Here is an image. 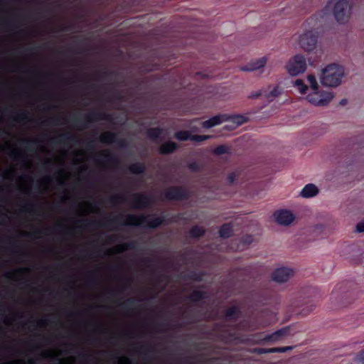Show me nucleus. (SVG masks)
Returning <instances> with one entry per match:
<instances>
[{
	"label": "nucleus",
	"instance_id": "nucleus-1",
	"mask_svg": "<svg viewBox=\"0 0 364 364\" xmlns=\"http://www.w3.org/2000/svg\"><path fill=\"white\" fill-rule=\"evenodd\" d=\"M343 76V67L336 64H330L321 69L319 80L323 87H336L341 83Z\"/></svg>",
	"mask_w": 364,
	"mask_h": 364
},
{
	"label": "nucleus",
	"instance_id": "nucleus-2",
	"mask_svg": "<svg viewBox=\"0 0 364 364\" xmlns=\"http://www.w3.org/2000/svg\"><path fill=\"white\" fill-rule=\"evenodd\" d=\"M328 6L339 23H345L350 19L351 5L349 0H329Z\"/></svg>",
	"mask_w": 364,
	"mask_h": 364
},
{
	"label": "nucleus",
	"instance_id": "nucleus-3",
	"mask_svg": "<svg viewBox=\"0 0 364 364\" xmlns=\"http://www.w3.org/2000/svg\"><path fill=\"white\" fill-rule=\"evenodd\" d=\"M356 299L355 294L342 287H338L332 292L331 304L336 308L346 307Z\"/></svg>",
	"mask_w": 364,
	"mask_h": 364
},
{
	"label": "nucleus",
	"instance_id": "nucleus-4",
	"mask_svg": "<svg viewBox=\"0 0 364 364\" xmlns=\"http://www.w3.org/2000/svg\"><path fill=\"white\" fill-rule=\"evenodd\" d=\"M318 33L315 29H305L304 32L299 34L295 41L298 46L304 51H313L317 46Z\"/></svg>",
	"mask_w": 364,
	"mask_h": 364
},
{
	"label": "nucleus",
	"instance_id": "nucleus-5",
	"mask_svg": "<svg viewBox=\"0 0 364 364\" xmlns=\"http://www.w3.org/2000/svg\"><path fill=\"white\" fill-rule=\"evenodd\" d=\"M334 98V94L331 91L318 88L316 90L309 92L305 96V99L311 105L318 107L328 105Z\"/></svg>",
	"mask_w": 364,
	"mask_h": 364
},
{
	"label": "nucleus",
	"instance_id": "nucleus-6",
	"mask_svg": "<svg viewBox=\"0 0 364 364\" xmlns=\"http://www.w3.org/2000/svg\"><path fill=\"white\" fill-rule=\"evenodd\" d=\"M159 217L144 216L141 215H128L125 223L129 225H141L144 227L156 228L162 223Z\"/></svg>",
	"mask_w": 364,
	"mask_h": 364
},
{
	"label": "nucleus",
	"instance_id": "nucleus-7",
	"mask_svg": "<svg viewBox=\"0 0 364 364\" xmlns=\"http://www.w3.org/2000/svg\"><path fill=\"white\" fill-rule=\"evenodd\" d=\"M307 68L306 58L302 55H296L287 62L286 69L291 76L304 73Z\"/></svg>",
	"mask_w": 364,
	"mask_h": 364
},
{
	"label": "nucleus",
	"instance_id": "nucleus-8",
	"mask_svg": "<svg viewBox=\"0 0 364 364\" xmlns=\"http://www.w3.org/2000/svg\"><path fill=\"white\" fill-rule=\"evenodd\" d=\"M307 85L301 79L295 80L294 85L297 88L298 91L301 94L306 96L309 92H313L319 88V85L317 79L314 75H308L306 76Z\"/></svg>",
	"mask_w": 364,
	"mask_h": 364
},
{
	"label": "nucleus",
	"instance_id": "nucleus-9",
	"mask_svg": "<svg viewBox=\"0 0 364 364\" xmlns=\"http://www.w3.org/2000/svg\"><path fill=\"white\" fill-rule=\"evenodd\" d=\"M273 218L278 225L287 227L294 223L296 215L291 210L279 209L274 212Z\"/></svg>",
	"mask_w": 364,
	"mask_h": 364
},
{
	"label": "nucleus",
	"instance_id": "nucleus-10",
	"mask_svg": "<svg viewBox=\"0 0 364 364\" xmlns=\"http://www.w3.org/2000/svg\"><path fill=\"white\" fill-rule=\"evenodd\" d=\"M294 275V271L289 267L276 269L272 274V279L277 283L288 282Z\"/></svg>",
	"mask_w": 364,
	"mask_h": 364
},
{
	"label": "nucleus",
	"instance_id": "nucleus-11",
	"mask_svg": "<svg viewBox=\"0 0 364 364\" xmlns=\"http://www.w3.org/2000/svg\"><path fill=\"white\" fill-rule=\"evenodd\" d=\"M267 63V58L264 57L252 60L245 65L240 67V70L244 72H253L264 68Z\"/></svg>",
	"mask_w": 364,
	"mask_h": 364
},
{
	"label": "nucleus",
	"instance_id": "nucleus-12",
	"mask_svg": "<svg viewBox=\"0 0 364 364\" xmlns=\"http://www.w3.org/2000/svg\"><path fill=\"white\" fill-rule=\"evenodd\" d=\"M228 114H220L212 117L211 118L202 122L203 127L210 129L215 126L220 125L223 122L228 121Z\"/></svg>",
	"mask_w": 364,
	"mask_h": 364
},
{
	"label": "nucleus",
	"instance_id": "nucleus-13",
	"mask_svg": "<svg viewBox=\"0 0 364 364\" xmlns=\"http://www.w3.org/2000/svg\"><path fill=\"white\" fill-rule=\"evenodd\" d=\"M289 328L288 327L283 328L265 336L263 340L265 341L277 342L287 337L289 335Z\"/></svg>",
	"mask_w": 364,
	"mask_h": 364
},
{
	"label": "nucleus",
	"instance_id": "nucleus-14",
	"mask_svg": "<svg viewBox=\"0 0 364 364\" xmlns=\"http://www.w3.org/2000/svg\"><path fill=\"white\" fill-rule=\"evenodd\" d=\"M318 193V188L313 183L306 185L301 191L299 195L304 198H309L316 196Z\"/></svg>",
	"mask_w": 364,
	"mask_h": 364
},
{
	"label": "nucleus",
	"instance_id": "nucleus-15",
	"mask_svg": "<svg viewBox=\"0 0 364 364\" xmlns=\"http://www.w3.org/2000/svg\"><path fill=\"white\" fill-rule=\"evenodd\" d=\"M150 203V199L144 195L136 194L132 198V205L134 208H144Z\"/></svg>",
	"mask_w": 364,
	"mask_h": 364
},
{
	"label": "nucleus",
	"instance_id": "nucleus-16",
	"mask_svg": "<svg viewBox=\"0 0 364 364\" xmlns=\"http://www.w3.org/2000/svg\"><path fill=\"white\" fill-rule=\"evenodd\" d=\"M177 149V145L172 141H167L161 145L159 152L163 154L173 152Z\"/></svg>",
	"mask_w": 364,
	"mask_h": 364
},
{
	"label": "nucleus",
	"instance_id": "nucleus-17",
	"mask_svg": "<svg viewBox=\"0 0 364 364\" xmlns=\"http://www.w3.org/2000/svg\"><path fill=\"white\" fill-rule=\"evenodd\" d=\"M228 121L232 123L233 127H237L245 122V118L241 115L230 116L228 114Z\"/></svg>",
	"mask_w": 364,
	"mask_h": 364
},
{
	"label": "nucleus",
	"instance_id": "nucleus-18",
	"mask_svg": "<svg viewBox=\"0 0 364 364\" xmlns=\"http://www.w3.org/2000/svg\"><path fill=\"white\" fill-rule=\"evenodd\" d=\"M166 197L169 199H179L182 197V193L179 188H172L167 191Z\"/></svg>",
	"mask_w": 364,
	"mask_h": 364
},
{
	"label": "nucleus",
	"instance_id": "nucleus-19",
	"mask_svg": "<svg viewBox=\"0 0 364 364\" xmlns=\"http://www.w3.org/2000/svg\"><path fill=\"white\" fill-rule=\"evenodd\" d=\"M116 136L110 132H105L101 134L100 140L106 144H111L114 142Z\"/></svg>",
	"mask_w": 364,
	"mask_h": 364
},
{
	"label": "nucleus",
	"instance_id": "nucleus-20",
	"mask_svg": "<svg viewBox=\"0 0 364 364\" xmlns=\"http://www.w3.org/2000/svg\"><path fill=\"white\" fill-rule=\"evenodd\" d=\"M232 232V228L230 225H224L220 230V237L223 238H227L231 235Z\"/></svg>",
	"mask_w": 364,
	"mask_h": 364
},
{
	"label": "nucleus",
	"instance_id": "nucleus-21",
	"mask_svg": "<svg viewBox=\"0 0 364 364\" xmlns=\"http://www.w3.org/2000/svg\"><path fill=\"white\" fill-rule=\"evenodd\" d=\"M281 94L279 89L277 87H275L272 91L265 95V98L268 101H273L276 97H277Z\"/></svg>",
	"mask_w": 364,
	"mask_h": 364
},
{
	"label": "nucleus",
	"instance_id": "nucleus-22",
	"mask_svg": "<svg viewBox=\"0 0 364 364\" xmlns=\"http://www.w3.org/2000/svg\"><path fill=\"white\" fill-rule=\"evenodd\" d=\"M175 136L180 141H186L191 140V134L188 131H181L176 132Z\"/></svg>",
	"mask_w": 364,
	"mask_h": 364
},
{
	"label": "nucleus",
	"instance_id": "nucleus-23",
	"mask_svg": "<svg viewBox=\"0 0 364 364\" xmlns=\"http://www.w3.org/2000/svg\"><path fill=\"white\" fill-rule=\"evenodd\" d=\"M130 171L134 173H140L144 171V166L141 164H134L129 167Z\"/></svg>",
	"mask_w": 364,
	"mask_h": 364
},
{
	"label": "nucleus",
	"instance_id": "nucleus-24",
	"mask_svg": "<svg viewBox=\"0 0 364 364\" xmlns=\"http://www.w3.org/2000/svg\"><path fill=\"white\" fill-rule=\"evenodd\" d=\"M163 130L160 129H151L149 130V136L151 139H156L162 134Z\"/></svg>",
	"mask_w": 364,
	"mask_h": 364
},
{
	"label": "nucleus",
	"instance_id": "nucleus-25",
	"mask_svg": "<svg viewBox=\"0 0 364 364\" xmlns=\"http://www.w3.org/2000/svg\"><path fill=\"white\" fill-rule=\"evenodd\" d=\"M353 362L357 364H364V349L354 356Z\"/></svg>",
	"mask_w": 364,
	"mask_h": 364
},
{
	"label": "nucleus",
	"instance_id": "nucleus-26",
	"mask_svg": "<svg viewBox=\"0 0 364 364\" xmlns=\"http://www.w3.org/2000/svg\"><path fill=\"white\" fill-rule=\"evenodd\" d=\"M204 233V229L202 227H194L191 230V235L193 237H200Z\"/></svg>",
	"mask_w": 364,
	"mask_h": 364
},
{
	"label": "nucleus",
	"instance_id": "nucleus-27",
	"mask_svg": "<svg viewBox=\"0 0 364 364\" xmlns=\"http://www.w3.org/2000/svg\"><path fill=\"white\" fill-rule=\"evenodd\" d=\"M210 137L211 136L210 135H192L191 134V140L199 142V141L209 139Z\"/></svg>",
	"mask_w": 364,
	"mask_h": 364
},
{
	"label": "nucleus",
	"instance_id": "nucleus-28",
	"mask_svg": "<svg viewBox=\"0 0 364 364\" xmlns=\"http://www.w3.org/2000/svg\"><path fill=\"white\" fill-rule=\"evenodd\" d=\"M293 348H294L293 346L273 348V351H274V353H285L288 350H292Z\"/></svg>",
	"mask_w": 364,
	"mask_h": 364
},
{
	"label": "nucleus",
	"instance_id": "nucleus-29",
	"mask_svg": "<svg viewBox=\"0 0 364 364\" xmlns=\"http://www.w3.org/2000/svg\"><path fill=\"white\" fill-rule=\"evenodd\" d=\"M255 352L258 353V354L274 353L273 348H257V349L255 350Z\"/></svg>",
	"mask_w": 364,
	"mask_h": 364
},
{
	"label": "nucleus",
	"instance_id": "nucleus-30",
	"mask_svg": "<svg viewBox=\"0 0 364 364\" xmlns=\"http://www.w3.org/2000/svg\"><path fill=\"white\" fill-rule=\"evenodd\" d=\"M228 151V148L225 146H218L217 148H215L214 152L216 154H225Z\"/></svg>",
	"mask_w": 364,
	"mask_h": 364
},
{
	"label": "nucleus",
	"instance_id": "nucleus-31",
	"mask_svg": "<svg viewBox=\"0 0 364 364\" xmlns=\"http://www.w3.org/2000/svg\"><path fill=\"white\" fill-rule=\"evenodd\" d=\"M203 298V294L200 291H194L191 295V299L194 301L199 300Z\"/></svg>",
	"mask_w": 364,
	"mask_h": 364
},
{
	"label": "nucleus",
	"instance_id": "nucleus-32",
	"mask_svg": "<svg viewBox=\"0 0 364 364\" xmlns=\"http://www.w3.org/2000/svg\"><path fill=\"white\" fill-rule=\"evenodd\" d=\"M356 231L358 232H364V219L357 224Z\"/></svg>",
	"mask_w": 364,
	"mask_h": 364
},
{
	"label": "nucleus",
	"instance_id": "nucleus-33",
	"mask_svg": "<svg viewBox=\"0 0 364 364\" xmlns=\"http://www.w3.org/2000/svg\"><path fill=\"white\" fill-rule=\"evenodd\" d=\"M262 91H261V90H257V91H256V92H252V93L250 95V98H257V97H258L261 96V95H262Z\"/></svg>",
	"mask_w": 364,
	"mask_h": 364
},
{
	"label": "nucleus",
	"instance_id": "nucleus-34",
	"mask_svg": "<svg viewBox=\"0 0 364 364\" xmlns=\"http://www.w3.org/2000/svg\"><path fill=\"white\" fill-rule=\"evenodd\" d=\"M125 250V247H124V245H120L119 247H117V251L119 252H122V251H124Z\"/></svg>",
	"mask_w": 364,
	"mask_h": 364
},
{
	"label": "nucleus",
	"instance_id": "nucleus-35",
	"mask_svg": "<svg viewBox=\"0 0 364 364\" xmlns=\"http://www.w3.org/2000/svg\"><path fill=\"white\" fill-rule=\"evenodd\" d=\"M233 310H234V309H230V310L228 312L227 316H231L232 313L233 312Z\"/></svg>",
	"mask_w": 364,
	"mask_h": 364
},
{
	"label": "nucleus",
	"instance_id": "nucleus-36",
	"mask_svg": "<svg viewBox=\"0 0 364 364\" xmlns=\"http://www.w3.org/2000/svg\"><path fill=\"white\" fill-rule=\"evenodd\" d=\"M228 179H229L230 182H231V183H232V182H233V181H234V178H233V176H230L228 177Z\"/></svg>",
	"mask_w": 364,
	"mask_h": 364
},
{
	"label": "nucleus",
	"instance_id": "nucleus-37",
	"mask_svg": "<svg viewBox=\"0 0 364 364\" xmlns=\"http://www.w3.org/2000/svg\"><path fill=\"white\" fill-rule=\"evenodd\" d=\"M192 129H193V132H198V128H196V127H193Z\"/></svg>",
	"mask_w": 364,
	"mask_h": 364
}]
</instances>
